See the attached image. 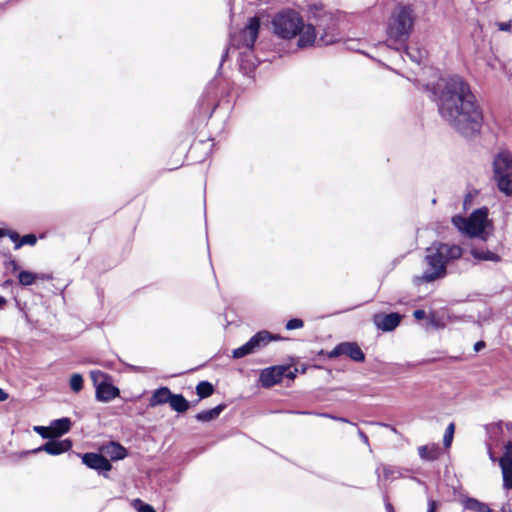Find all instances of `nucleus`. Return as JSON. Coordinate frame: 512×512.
Here are the masks:
<instances>
[{
  "label": "nucleus",
  "instance_id": "37",
  "mask_svg": "<svg viewBox=\"0 0 512 512\" xmlns=\"http://www.w3.org/2000/svg\"><path fill=\"white\" fill-rule=\"evenodd\" d=\"M303 325H304V323L301 319L294 318V319L289 320L286 323V329L287 330L299 329V328H302Z\"/></svg>",
  "mask_w": 512,
  "mask_h": 512
},
{
  "label": "nucleus",
  "instance_id": "7",
  "mask_svg": "<svg viewBox=\"0 0 512 512\" xmlns=\"http://www.w3.org/2000/svg\"><path fill=\"white\" fill-rule=\"evenodd\" d=\"M260 29V20L258 17L249 19L247 26L233 39L238 47H245L252 50L254 43L258 37Z\"/></svg>",
  "mask_w": 512,
  "mask_h": 512
},
{
  "label": "nucleus",
  "instance_id": "36",
  "mask_svg": "<svg viewBox=\"0 0 512 512\" xmlns=\"http://www.w3.org/2000/svg\"><path fill=\"white\" fill-rule=\"evenodd\" d=\"M430 321L431 324L436 328H443L446 325V323L444 322V316H439L436 313L430 314Z\"/></svg>",
  "mask_w": 512,
  "mask_h": 512
},
{
  "label": "nucleus",
  "instance_id": "49",
  "mask_svg": "<svg viewBox=\"0 0 512 512\" xmlns=\"http://www.w3.org/2000/svg\"><path fill=\"white\" fill-rule=\"evenodd\" d=\"M434 510H435V507H434V506H432V507L429 509V511H428V512H434Z\"/></svg>",
  "mask_w": 512,
  "mask_h": 512
},
{
  "label": "nucleus",
  "instance_id": "22",
  "mask_svg": "<svg viewBox=\"0 0 512 512\" xmlns=\"http://www.w3.org/2000/svg\"><path fill=\"white\" fill-rule=\"evenodd\" d=\"M471 255L474 259L479 261H491V262H499L500 257L496 253L489 250H480L477 248H473L470 251Z\"/></svg>",
  "mask_w": 512,
  "mask_h": 512
},
{
  "label": "nucleus",
  "instance_id": "32",
  "mask_svg": "<svg viewBox=\"0 0 512 512\" xmlns=\"http://www.w3.org/2000/svg\"><path fill=\"white\" fill-rule=\"evenodd\" d=\"M33 430L39 434L42 438L52 439L54 438L51 425L48 427L45 426H34Z\"/></svg>",
  "mask_w": 512,
  "mask_h": 512
},
{
  "label": "nucleus",
  "instance_id": "23",
  "mask_svg": "<svg viewBox=\"0 0 512 512\" xmlns=\"http://www.w3.org/2000/svg\"><path fill=\"white\" fill-rule=\"evenodd\" d=\"M171 408L179 413H183L189 408L188 401L180 394H172L168 402Z\"/></svg>",
  "mask_w": 512,
  "mask_h": 512
},
{
  "label": "nucleus",
  "instance_id": "48",
  "mask_svg": "<svg viewBox=\"0 0 512 512\" xmlns=\"http://www.w3.org/2000/svg\"><path fill=\"white\" fill-rule=\"evenodd\" d=\"M287 376H288L289 378H294V374H293L292 372H289V373L287 374Z\"/></svg>",
  "mask_w": 512,
  "mask_h": 512
},
{
  "label": "nucleus",
  "instance_id": "11",
  "mask_svg": "<svg viewBox=\"0 0 512 512\" xmlns=\"http://www.w3.org/2000/svg\"><path fill=\"white\" fill-rule=\"evenodd\" d=\"M503 475V485L506 489H512V443L505 447V453L499 460Z\"/></svg>",
  "mask_w": 512,
  "mask_h": 512
},
{
  "label": "nucleus",
  "instance_id": "20",
  "mask_svg": "<svg viewBox=\"0 0 512 512\" xmlns=\"http://www.w3.org/2000/svg\"><path fill=\"white\" fill-rule=\"evenodd\" d=\"M18 279L21 285L29 286L32 285L36 279L50 280L52 277L46 274H35L29 271H21L18 275Z\"/></svg>",
  "mask_w": 512,
  "mask_h": 512
},
{
  "label": "nucleus",
  "instance_id": "25",
  "mask_svg": "<svg viewBox=\"0 0 512 512\" xmlns=\"http://www.w3.org/2000/svg\"><path fill=\"white\" fill-rule=\"evenodd\" d=\"M407 56L413 61L420 64L426 58V50L420 49L416 46H409L406 49Z\"/></svg>",
  "mask_w": 512,
  "mask_h": 512
},
{
  "label": "nucleus",
  "instance_id": "43",
  "mask_svg": "<svg viewBox=\"0 0 512 512\" xmlns=\"http://www.w3.org/2000/svg\"><path fill=\"white\" fill-rule=\"evenodd\" d=\"M323 416L329 417L331 419H334V420H337V421H340V422L348 423V420L345 419V418H337V417H333V416H330V415H327V414H323Z\"/></svg>",
  "mask_w": 512,
  "mask_h": 512
},
{
  "label": "nucleus",
  "instance_id": "38",
  "mask_svg": "<svg viewBox=\"0 0 512 512\" xmlns=\"http://www.w3.org/2000/svg\"><path fill=\"white\" fill-rule=\"evenodd\" d=\"M413 316L417 319V320H422L426 317V313L424 310H421V309H418V310H415L413 312Z\"/></svg>",
  "mask_w": 512,
  "mask_h": 512
},
{
  "label": "nucleus",
  "instance_id": "10",
  "mask_svg": "<svg viewBox=\"0 0 512 512\" xmlns=\"http://www.w3.org/2000/svg\"><path fill=\"white\" fill-rule=\"evenodd\" d=\"M288 371L286 366H272L262 370L260 374V383L263 387H271L281 382L283 376Z\"/></svg>",
  "mask_w": 512,
  "mask_h": 512
},
{
  "label": "nucleus",
  "instance_id": "13",
  "mask_svg": "<svg viewBox=\"0 0 512 512\" xmlns=\"http://www.w3.org/2000/svg\"><path fill=\"white\" fill-rule=\"evenodd\" d=\"M82 462L91 469L98 471H109L111 470V464L100 452L97 453H86L82 456Z\"/></svg>",
  "mask_w": 512,
  "mask_h": 512
},
{
  "label": "nucleus",
  "instance_id": "50",
  "mask_svg": "<svg viewBox=\"0 0 512 512\" xmlns=\"http://www.w3.org/2000/svg\"><path fill=\"white\" fill-rule=\"evenodd\" d=\"M4 235V231L0 228V237Z\"/></svg>",
  "mask_w": 512,
  "mask_h": 512
},
{
  "label": "nucleus",
  "instance_id": "18",
  "mask_svg": "<svg viewBox=\"0 0 512 512\" xmlns=\"http://www.w3.org/2000/svg\"><path fill=\"white\" fill-rule=\"evenodd\" d=\"M170 399L171 391L167 387H161L153 392L149 405L150 407H156L168 403Z\"/></svg>",
  "mask_w": 512,
  "mask_h": 512
},
{
  "label": "nucleus",
  "instance_id": "1",
  "mask_svg": "<svg viewBox=\"0 0 512 512\" xmlns=\"http://www.w3.org/2000/svg\"><path fill=\"white\" fill-rule=\"evenodd\" d=\"M439 114L464 137L480 133L483 114L469 85L460 77L441 79L435 89Z\"/></svg>",
  "mask_w": 512,
  "mask_h": 512
},
{
  "label": "nucleus",
  "instance_id": "12",
  "mask_svg": "<svg viewBox=\"0 0 512 512\" xmlns=\"http://www.w3.org/2000/svg\"><path fill=\"white\" fill-rule=\"evenodd\" d=\"M72 447V442L69 439L64 440H51L45 443L44 445L33 449L32 453H38V452H46L50 455H60Z\"/></svg>",
  "mask_w": 512,
  "mask_h": 512
},
{
  "label": "nucleus",
  "instance_id": "41",
  "mask_svg": "<svg viewBox=\"0 0 512 512\" xmlns=\"http://www.w3.org/2000/svg\"><path fill=\"white\" fill-rule=\"evenodd\" d=\"M485 343L483 341H479L474 345L475 351H480L482 348H484Z\"/></svg>",
  "mask_w": 512,
  "mask_h": 512
},
{
  "label": "nucleus",
  "instance_id": "4",
  "mask_svg": "<svg viewBox=\"0 0 512 512\" xmlns=\"http://www.w3.org/2000/svg\"><path fill=\"white\" fill-rule=\"evenodd\" d=\"M414 25V13L409 6L398 7L388 24L387 28V41L389 46L395 44H404L408 39Z\"/></svg>",
  "mask_w": 512,
  "mask_h": 512
},
{
  "label": "nucleus",
  "instance_id": "28",
  "mask_svg": "<svg viewBox=\"0 0 512 512\" xmlns=\"http://www.w3.org/2000/svg\"><path fill=\"white\" fill-rule=\"evenodd\" d=\"M213 386L211 383L207 381L200 382L196 387L197 395L200 398H206L209 397L213 393Z\"/></svg>",
  "mask_w": 512,
  "mask_h": 512
},
{
  "label": "nucleus",
  "instance_id": "21",
  "mask_svg": "<svg viewBox=\"0 0 512 512\" xmlns=\"http://www.w3.org/2000/svg\"><path fill=\"white\" fill-rule=\"evenodd\" d=\"M463 508L466 510L476 511V512H493L491 508H489L485 503L479 502L474 498H464L462 500Z\"/></svg>",
  "mask_w": 512,
  "mask_h": 512
},
{
  "label": "nucleus",
  "instance_id": "2",
  "mask_svg": "<svg viewBox=\"0 0 512 512\" xmlns=\"http://www.w3.org/2000/svg\"><path fill=\"white\" fill-rule=\"evenodd\" d=\"M272 28L276 36L292 39L298 36V47L306 48L316 42L315 27L305 24L300 14L291 9L278 12L272 19Z\"/></svg>",
  "mask_w": 512,
  "mask_h": 512
},
{
  "label": "nucleus",
  "instance_id": "46",
  "mask_svg": "<svg viewBox=\"0 0 512 512\" xmlns=\"http://www.w3.org/2000/svg\"><path fill=\"white\" fill-rule=\"evenodd\" d=\"M6 299L2 296H0V308H2L6 304Z\"/></svg>",
  "mask_w": 512,
  "mask_h": 512
},
{
  "label": "nucleus",
  "instance_id": "30",
  "mask_svg": "<svg viewBox=\"0 0 512 512\" xmlns=\"http://www.w3.org/2000/svg\"><path fill=\"white\" fill-rule=\"evenodd\" d=\"M70 387L74 392H79L83 388V378L80 374H73L70 378Z\"/></svg>",
  "mask_w": 512,
  "mask_h": 512
},
{
  "label": "nucleus",
  "instance_id": "5",
  "mask_svg": "<svg viewBox=\"0 0 512 512\" xmlns=\"http://www.w3.org/2000/svg\"><path fill=\"white\" fill-rule=\"evenodd\" d=\"M424 261L427 265V268L421 275L415 276L413 278V282L416 285H420L422 283H431L446 276V262L442 259L441 255L433 244L427 249Z\"/></svg>",
  "mask_w": 512,
  "mask_h": 512
},
{
  "label": "nucleus",
  "instance_id": "34",
  "mask_svg": "<svg viewBox=\"0 0 512 512\" xmlns=\"http://www.w3.org/2000/svg\"><path fill=\"white\" fill-rule=\"evenodd\" d=\"M37 241V238L35 235L33 234H27V235H24L21 240L16 243L15 245V249H19L21 246L23 245H34Z\"/></svg>",
  "mask_w": 512,
  "mask_h": 512
},
{
  "label": "nucleus",
  "instance_id": "26",
  "mask_svg": "<svg viewBox=\"0 0 512 512\" xmlns=\"http://www.w3.org/2000/svg\"><path fill=\"white\" fill-rule=\"evenodd\" d=\"M418 452L422 459L432 461L438 457L439 448L426 445L419 447Z\"/></svg>",
  "mask_w": 512,
  "mask_h": 512
},
{
  "label": "nucleus",
  "instance_id": "15",
  "mask_svg": "<svg viewBox=\"0 0 512 512\" xmlns=\"http://www.w3.org/2000/svg\"><path fill=\"white\" fill-rule=\"evenodd\" d=\"M100 452L104 457H109L111 460H121L127 455L126 449L117 442H108L100 447Z\"/></svg>",
  "mask_w": 512,
  "mask_h": 512
},
{
  "label": "nucleus",
  "instance_id": "44",
  "mask_svg": "<svg viewBox=\"0 0 512 512\" xmlns=\"http://www.w3.org/2000/svg\"><path fill=\"white\" fill-rule=\"evenodd\" d=\"M8 265L11 266L14 271L18 268L16 261L13 259L9 260Z\"/></svg>",
  "mask_w": 512,
  "mask_h": 512
},
{
  "label": "nucleus",
  "instance_id": "35",
  "mask_svg": "<svg viewBox=\"0 0 512 512\" xmlns=\"http://www.w3.org/2000/svg\"><path fill=\"white\" fill-rule=\"evenodd\" d=\"M453 434H454V424L451 423L448 425V427L445 431V434H444L443 443H444L445 447H449L451 445L452 439H453Z\"/></svg>",
  "mask_w": 512,
  "mask_h": 512
},
{
  "label": "nucleus",
  "instance_id": "6",
  "mask_svg": "<svg viewBox=\"0 0 512 512\" xmlns=\"http://www.w3.org/2000/svg\"><path fill=\"white\" fill-rule=\"evenodd\" d=\"M494 177L498 188L506 195H512V155L503 151L493 161Z\"/></svg>",
  "mask_w": 512,
  "mask_h": 512
},
{
  "label": "nucleus",
  "instance_id": "31",
  "mask_svg": "<svg viewBox=\"0 0 512 512\" xmlns=\"http://www.w3.org/2000/svg\"><path fill=\"white\" fill-rule=\"evenodd\" d=\"M382 475L385 481L394 480L399 477L400 473L396 469L388 466L382 467Z\"/></svg>",
  "mask_w": 512,
  "mask_h": 512
},
{
  "label": "nucleus",
  "instance_id": "19",
  "mask_svg": "<svg viewBox=\"0 0 512 512\" xmlns=\"http://www.w3.org/2000/svg\"><path fill=\"white\" fill-rule=\"evenodd\" d=\"M50 425L54 438H57L70 430L71 421L69 418H60L52 421Z\"/></svg>",
  "mask_w": 512,
  "mask_h": 512
},
{
  "label": "nucleus",
  "instance_id": "51",
  "mask_svg": "<svg viewBox=\"0 0 512 512\" xmlns=\"http://www.w3.org/2000/svg\"><path fill=\"white\" fill-rule=\"evenodd\" d=\"M387 509H388V510H391V509H392V507H391V505H390V504H388V505H387Z\"/></svg>",
  "mask_w": 512,
  "mask_h": 512
},
{
  "label": "nucleus",
  "instance_id": "8",
  "mask_svg": "<svg viewBox=\"0 0 512 512\" xmlns=\"http://www.w3.org/2000/svg\"><path fill=\"white\" fill-rule=\"evenodd\" d=\"M346 355L356 362H362L365 355L356 343L344 342L337 345L329 354L330 357Z\"/></svg>",
  "mask_w": 512,
  "mask_h": 512
},
{
  "label": "nucleus",
  "instance_id": "40",
  "mask_svg": "<svg viewBox=\"0 0 512 512\" xmlns=\"http://www.w3.org/2000/svg\"><path fill=\"white\" fill-rule=\"evenodd\" d=\"M501 31H509L511 28V24L509 22H503L498 25Z\"/></svg>",
  "mask_w": 512,
  "mask_h": 512
},
{
  "label": "nucleus",
  "instance_id": "39",
  "mask_svg": "<svg viewBox=\"0 0 512 512\" xmlns=\"http://www.w3.org/2000/svg\"><path fill=\"white\" fill-rule=\"evenodd\" d=\"M358 435H359L360 439L362 440V442L365 445H369L368 437H367V435L363 431L358 430Z\"/></svg>",
  "mask_w": 512,
  "mask_h": 512
},
{
  "label": "nucleus",
  "instance_id": "16",
  "mask_svg": "<svg viewBox=\"0 0 512 512\" xmlns=\"http://www.w3.org/2000/svg\"><path fill=\"white\" fill-rule=\"evenodd\" d=\"M282 338L279 335L271 334L270 332L263 330L256 333L251 339L250 344L253 347L254 352L267 346L271 341H278Z\"/></svg>",
  "mask_w": 512,
  "mask_h": 512
},
{
  "label": "nucleus",
  "instance_id": "9",
  "mask_svg": "<svg viewBox=\"0 0 512 512\" xmlns=\"http://www.w3.org/2000/svg\"><path fill=\"white\" fill-rule=\"evenodd\" d=\"M401 319L402 316L398 313H376L373 316V323L379 330L390 332L399 326Z\"/></svg>",
  "mask_w": 512,
  "mask_h": 512
},
{
  "label": "nucleus",
  "instance_id": "3",
  "mask_svg": "<svg viewBox=\"0 0 512 512\" xmlns=\"http://www.w3.org/2000/svg\"><path fill=\"white\" fill-rule=\"evenodd\" d=\"M452 223L462 234L487 241L494 232V224L486 207L473 211L469 217L454 216Z\"/></svg>",
  "mask_w": 512,
  "mask_h": 512
},
{
  "label": "nucleus",
  "instance_id": "14",
  "mask_svg": "<svg viewBox=\"0 0 512 512\" xmlns=\"http://www.w3.org/2000/svg\"><path fill=\"white\" fill-rule=\"evenodd\" d=\"M442 259L445 260L446 264L449 261L457 260L461 258L463 249L459 245L447 244V243H433Z\"/></svg>",
  "mask_w": 512,
  "mask_h": 512
},
{
  "label": "nucleus",
  "instance_id": "24",
  "mask_svg": "<svg viewBox=\"0 0 512 512\" xmlns=\"http://www.w3.org/2000/svg\"><path fill=\"white\" fill-rule=\"evenodd\" d=\"M224 408H225V405L220 404V405L214 407L213 409L202 411L196 415V419L199 421H202V422L211 421L213 419H216L220 415V413L224 410Z\"/></svg>",
  "mask_w": 512,
  "mask_h": 512
},
{
  "label": "nucleus",
  "instance_id": "42",
  "mask_svg": "<svg viewBox=\"0 0 512 512\" xmlns=\"http://www.w3.org/2000/svg\"><path fill=\"white\" fill-rule=\"evenodd\" d=\"M7 398L8 394L2 388H0V401H5Z\"/></svg>",
  "mask_w": 512,
  "mask_h": 512
},
{
  "label": "nucleus",
  "instance_id": "47",
  "mask_svg": "<svg viewBox=\"0 0 512 512\" xmlns=\"http://www.w3.org/2000/svg\"><path fill=\"white\" fill-rule=\"evenodd\" d=\"M489 456H490V459H491L492 461H496V459L494 458V456H493V454H492L491 452H489Z\"/></svg>",
  "mask_w": 512,
  "mask_h": 512
},
{
  "label": "nucleus",
  "instance_id": "27",
  "mask_svg": "<svg viewBox=\"0 0 512 512\" xmlns=\"http://www.w3.org/2000/svg\"><path fill=\"white\" fill-rule=\"evenodd\" d=\"M90 377L96 389L111 380L106 373L100 370H92Z\"/></svg>",
  "mask_w": 512,
  "mask_h": 512
},
{
  "label": "nucleus",
  "instance_id": "45",
  "mask_svg": "<svg viewBox=\"0 0 512 512\" xmlns=\"http://www.w3.org/2000/svg\"><path fill=\"white\" fill-rule=\"evenodd\" d=\"M9 237L12 241L16 242L19 238V235L15 232H11V233H9Z\"/></svg>",
  "mask_w": 512,
  "mask_h": 512
},
{
  "label": "nucleus",
  "instance_id": "33",
  "mask_svg": "<svg viewBox=\"0 0 512 512\" xmlns=\"http://www.w3.org/2000/svg\"><path fill=\"white\" fill-rule=\"evenodd\" d=\"M132 507L137 512H155L152 506L143 503L140 499L133 500Z\"/></svg>",
  "mask_w": 512,
  "mask_h": 512
},
{
  "label": "nucleus",
  "instance_id": "17",
  "mask_svg": "<svg viewBox=\"0 0 512 512\" xmlns=\"http://www.w3.org/2000/svg\"><path fill=\"white\" fill-rule=\"evenodd\" d=\"M118 395L119 389L111 383V380L96 389V398L102 402H109Z\"/></svg>",
  "mask_w": 512,
  "mask_h": 512
},
{
  "label": "nucleus",
  "instance_id": "29",
  "mask_svg": "<svg viewBox=\"0 0 512 512\" xmlns=\"http://www.w3.org/2000/svg\"><path fill=\"white\" fill-rule=\"evenodd\" d=\"M254 353L253 347L250 344V340L242 345L241 347L233 350V357L238 359L245 357L246 355Z\"/></svg>",
  "mask_w": 512,
  "mask_h": 512
}]
</instances>
